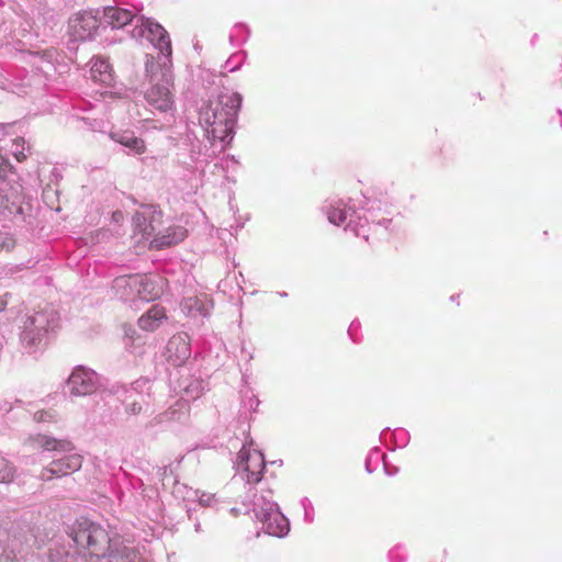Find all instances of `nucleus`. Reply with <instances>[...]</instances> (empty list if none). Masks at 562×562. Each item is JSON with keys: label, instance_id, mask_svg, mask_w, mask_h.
Returning <instances> with one entry per match:
<instances>
[{"label": "nucleus", "instance_id": "1", "mask_svg": "<svg viewBox=\"0 0 562 562\" xmlns=\"http://www.w3.org/2000/svg\"><path fill=\"white\" fill-rule=\"evenodd\" d=\"M241 104L237 93H223L213 104L206 105L200 112V122L211 128L213 136L220 133L229 134L234 127Z\"/></svg>", "mask_w": 562, "mask_h": 562}, {"label": "nucleus", "instance_id": "2", "mask_svg": "<svg viewBox=\"0 0 562 562\" xmlns=\"http://www.w3.org/2000/svg\"><path fill=\"white\" fill-rule=\"evenodd\" d=\"M59 316L54 311H41L27 317L21 336L26 348H33L43 342L46 335L58 326Z\"/></svg>", "mask_w": 562, "mask_h": 562}, {"label": "nucleus", "instance_id": "3", "mask_svg": "<svg viewBox=\"0 0 562 562\" xmlns=\"http://www.w3.org/2000/svg\"><path fill=\"white\" fill-rule=\"evenodd\" d=\"M74 540L85 547L91 557L105 558L110 554V537L108 531L97 524H86L76 531Z\"/></svg>", "mask_w": 562, "mask_h": 562}, {"label": "nucleus", "instance_id": "4", "mask_svg": "<svg viewBox=\"0 0 562 562\" xmlns=\"http://www.w3.org/2000/svg\"><path fill=\"white\" fill-rule=\"evenodd\" d=\"M238 469L246 474L248 483L260 482L266 469L263 454L259 450L243 447L238 452Z\"/></svg>", "mask_w": 562, "mask_h": 562}, {"label": "nucleus", "instance_id": "5", "mask_svg": "<svg viewBox=\"0 0 562 562\" xmlns=\"http://www.w3.org/2000/svg\"><path fill=\"white\" fill-rule=\"evenodd\" d=\"M133 222L135 231L142 235V238L147 239L160 227L162 222V212L156 205L144 204L136 211Z\"/></svg>", "mask_w": 562, "mask_h": 562}, {"label": "nucleus", "instance_id": "6", "mask_svg": "<svg viewBox=\"0 0 562 562\" xmlns=\"http://www.w3.org/2000/svg\"><path fill=\"white\" fill-rule=\"evenodd\" d=\"M99 27V20L90 11L78 12L69 19L68 32L76 41L91 38Z\"/></svg>", "mask_w": 562, "mask_h": 562}, {"label": "nucleus", "instance_id": "7", "mask_svg": "<svg viewBox=\"0 0 562 562\" xmlns=\"http://www.w3.org/2000/svg\"><path fill=\"white\" fill-rule=\"evenodd\" d=\"M145 98L150 105L159 111L167 112L173 108V94L167 78L154 83L146 91Z\"/></svg>", "mask_w": 562, "mask_h": 562}, {"label": "nucleus", "instance_id": "8", "mask_svg": "<svg viewBox=\"0 0 562 562\" xmlns=\"http://www.w3.org/2000/svg\"><path fill=\"white\" fill-rule=\"evenodd\" d=\"M191 355L190 340L186 334L173 335L166 346V358L176 367L182 366Z\"/></svg>", "mask_w": 562, "mask_h": 562}, {"label": "nucleus", "instance_id": "9", "mask_svg": "<svg viewBox=\"0 0 562 562\" xmlns=\"http://www.w3.org/2000/svg\"><path fill=\"white\" fill-rule=\"evenodd\" d=\"M82 465V457L80 454H70L59 460L53 461L42 471L44 480H50L53 476H65L78 471Z\"/></svg>", "mask_w": 562, "mask_h": 562}, {"label": "nucleus", "instance_id": "10", "mask_svg": "<svg viewBox=\"0 0 562 562\" xmlns=\"http://www.w3.org/2000/svg\"><path fill=\"white\" fill-rule=\"evenodd\" d=\"M94 373L82 368L76 369L68 379V387L74 395H86L94 390Z\"/></svg>", "mask_w": 562, "mask_h": 562}, {"label": "nucleus", "instance_id": "11", "mask_svg": "<svg viewBox=\"0 0 562 562\" xmlns=\"http://www.w3.org/2000/svg\"><path fill=\"white\" fill-rule=\"evenodd\" d=\"M142 27L148 32V38L156 44L162 53L170 54L171 45L167 31L150 19H140Z\"/></svg>", "mask_w": 562, "mask_h": 562}, {"label": "nucleus", "instance_id": "12", "mask_svg": "<svg viewBox=\"0 0 562 562\" xmlns=\"http://www.w3.org/2000/svg\"><path fill=\"white\" fill-rule=\"evenodd\" d=\"M263 526L266 532L274 537H283L290 530L288 518L282 513L274 509L266 514Z\"/></svg>", "mask_w": 562, "mask_h": 562}, {"label": "nucleus", "instance_id": "13", "mask_svg": "<svg viewBox=\"0 0 562 562\" xmlns=\"http://www.w3.org/2000/svg\"><path fill=\"white\" fill-rule=\"evenodd\" d=\"M110 137L114 142L127 147L136 155H142L146 151V144L144 139L135 136L132 131H112L110 133Z\"/></svg>", "mask_w": 562, "mask_h": 562}, {"label": "nucleus", "instance_id": "14", "mask_svg": "<svg viewBox=\"0 0 562 562\" xmlns=\"http://www.w3.org/2000/svg\"><path fill=\"white\" fill-rule=\"evenodd\" d=\"M103 18L113 29H121L133 21L134 14L126 9L106 7L103 11Z\"/></svg>", "mask_w": 562, "mask_h": 562}, {"label": "nucleus", "instance_id": "15", "mask_svg": "<svg viewBox=\"0 0 562 562\" xmlns=\"http://www.w3.org/2000/svg\"><path fill=\"white\" fill-rule=\"evenodd\" d=\"M166 318L167 315L165 307L154 305L138 319V326L146 331H154Z\"/></svg>", "mask_w": 562, "mask_h": 562}, {"label": "nucleus", "instance_id": "16", "mask_svg": "<svg viewBox=\"0 0 562 562\" xmlns=\"http://www.w3.org/2000/svg\"><path fill=\"white\" fill-rule=\"evenodd\" d=\"M161 286L154 277H142L138 281L137 294L144 301H155L161 294Z\"/></svg>", "mask_w": 562, "mask_h": 562}, {"label": "nucleus", "instance_id": "17", "mask_svg": "<svg viewBox=\"0 0 562 562\" xmlns=\"http://www.w3.org/2000/svg\"><path fill=\"white\" fill-rule=\"evenodd\" d=\"M90 72L94 81L101 82L103 85H111L113 81L112 66L104 58H94Z\"/></svg>", "mask_w": 562, "mask_h": 562}, {"label": "nucleus", "instance_id": "18", "mask_svg": "<svg viewBox=\"0 0 562 562\" xmlns=\"http://www.w3.org/2000/svg\"><path fill=\"white\" fill-rule=\"evenodd\" d=\"M32 441L35 446L47 451H71L74 449V446L70 441L57 440L45 435H37L32 439Z\"/></svg>", "mask_w": 562, "mask_h": 562}, {"label": "nucleus", "instance_id": "19", "mask_svg": "<svg viewBox=\"0 0 562 562\" xmlns=\"http://www.w3.org/2000/svg\"><path fill=\"white\" fill-rule=\"evenodd\" d=\"M186 235L187 231L183 227L178 226L173 228H168V234L162 235L160 237H156L154 239V243L156 244V247H168L183 240L186 238Z\"/></svg>", "mask_w": 562, "mask_h": 562}, {"label": "nucleus", "instance_id": "20", "mask_svg": "<svg viewBox=\"0 0 562 562\" xmlns=\"http://www.w3.org/2000/svg\"><path fill=\"white\" fill-rule=\"evenodd\" d=\"M209 306L210 302L206 297L200 299L198 296H190L183 301V307L188 310L189 313L195 312L203 316L209 313Z\"/></svg>", "mask_w": 562, "mask_h": 562}, {"label": "nucleus", "instance_id": "21", "mask_svg": "<svg viewBox=\"0 0 562 562\" xmlns=\"http://www.w3.org/2000/svg\"><path fill=\"white\" fill-rule=\"evenodd\" d=\"M351 209L341 207L340 204L331 205L327 211V218L334 225H341L346 222Z\"/></svg>", "mask_w": 562, "mask_h": 562}, {"label": "nucleus", "instance_id": "22", "mask_svg": "<svg viewBox=\"0 0 562 562\" xmlns=\"http://www.w3.org/2000/svg\"><path fill=\"white\" fill-rule=\"evenodd\" d=\"M15 474L14 467L4 458L0 457V483H10Z\"/></svg>", "mask_w": 562, "mask_h": 562}, {"label": "nucleus", "instance_id": "23", "mask_svg": "<svg viewBox=\"0 0 562 562\" xmlns=\"http://www.w3.org/2000/svg\"><path fill=\"white\" fill-rule=\"evenodd\" d=\"M15 247V240L9 233L0 232V252H9Z\"/></svg>", "mask_w": 562, "mask_h": 562}, {"label": "nucleus", "instance_id": "24", "mask_svg": "<svg viewBox=\"0 0 562 562\" xmlns=\"http://www.w3.org/2000/svg\"><path fill=\"white\" fill-rule=\"evenodd\" d=\"M34 419L38 423L52 422L54 419V414L49 411H38L34 414Z\"/></svg>", "mask_w": 562, "mask_h": 562}, {"label": "nucleus", "instance_id": "25", "mask_svg": "<svg viewBox=\"0 0 562 562\" xmlns=\"http://www.w3.org/2000/svg\"><path fill=\"white\" fill-rule=\"evenodd\" d=\"M112 218H113L114 222L119 223V222L123 221L124 215H123V213L121 211H115L112 214Z\"/></svg>", "mask_w": 562, "mask_h": 562}, {"label": "nucleus", "instance_id": "26", "mask_svg": "<svg viewBox=\"0 0 562 562\" xmlns=\"http://www.w3.org/2000/svg\"><path fill=\"white\" fill-rule=\"evenodd\" d=\"M5 296L7 295L0 296V312L5 310V307H7L8 301H7Z\"/></svg>", "mask_w": 562, "mask_h": 562}, {"label": "nucleus", "instance_id": "27", "mask_svg": "<svg viewBox=\"0 0 562 562\" xmlns=\"http://www.w3.org/2000/svg\"><path fill=\"white\" fill-rule=\"evenodd\" d=\"M14 156L20 162L26 159V155L23 151L15 153Z\"/></svg>", "mask_w": 562, "mask_h": 562}, {"label": "nucleus", "instance_id": "28", "mask_svg": "<svg viewBox=\"0 0 562 562\" xmlns=\"http://www.w3.org/2000/svg\"><path fill=\"white\" fill-rule=\"evenodd\" d=\"M5 168L0 164V182L5 178Z\"/></svg>", "mask_w": 562, "mask_h": 562}, {"label": "nucleus", "instance_id": "29", "mask_svg": "<svg viewBox=\"0 0 562 562\" xmlns=\"http://www.w3.org/2000/svg\"><path fill=\"white\" fill-rule=\"evenodd\" d=\"M142 409L140 405H137V404H133L132 406V411L133 413H139Z\"/></svg>", "mask_w": 562, "mask_h": 562}]
</instances>
